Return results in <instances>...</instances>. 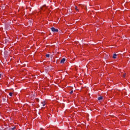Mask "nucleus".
Masks as SVG:
<instances>
[{"label":"nucleus","mask_w":130,"mask_h":130,"mask_svg":"<svg viewBox=\"0 0 130 130\" xmlns=\"http://www.w3.org/2000/svg\"><path fill=\"white\" fill-rule=\"evenodd\" d=\"M0 78H1V74H0Z\"/></svg>","instance_id":"nucleus-13"},{"label":"nucleus","mask_w":130,"mask_h":130,"mask_svg":"<svg viewBox=\"0 0 130 130\" xmlns=\"http://www.w3.org/2000/svg\"><path fill=\"white\" fill-rule=\"evenodd\" d=\"M75 9L76 10V11H77L78 12H79V9H78V7L77 6H75Z\"/></svg>","instance_id":"nucleus-6"},{"label":"nucleus","mask_w":130,"mask_h":130,"mask_svg":"<svg viewBox=\"0 0 130 130\" xmlns=\"http://www.w3.org/2000/svg\"><path fill=\"white\" fill-rule=\"evenodd\" d=\"M45 105H46L45 102H44L40 104V106H41L42 108H43V107H44Z\"/></svg>","instance_id":"nucleus-2"},{"label":"nucleus","mask_w":130,"mask_h":130,"mask_svg":"<svg viewBox=\"0 0 130 130\" xmlns=\"http://www.w3.org/2000/svg\"><path fill=\"white\" fill-rule=\"evenodd\" d=\"M46 57H49V56H50L49 54H47L46 55Z\"/></svg>","instance_id":"nucleus-8"},{"label":"nucleus","mask_w":130,"mask_h":130,"mask_svg":"<svg viewBox=\"0 0 130 130\" xmlns=\"http://www.w3.org/2000/svg\"><path fill=\"white\" fill-rule=\"evenodd\" d=\"M126 74L125 73V74H124L123 75H122V77H123V78H125V75H126Z\"/></svg>","instance_id":"nucleus-11"},{"label":"nucleus","mask_w":130,"mask_h":130,"mask_svg":"<svg viewBox=\"0 0 130 130\" xmlns=\"http://www.w3.org/2000/svg\"><path fill=\"white\" fill-rule=\"evenodd\" d=\"M15 128H16V127L10 128L9 129V130H15Z\"/></svg>","instance_id":"nucleus-7"},{"label":"nucleus","mask_w":130,"mask_h":130,"mask_svg":"<svg viewBox=\"0 0 130 130\" xmlns=\"http://www.w3.org/2000/svg\"><path fill=\"white\" fill-rule=\"evenodd\" d=\"M68 12H70V13H72V9H69V10H68Z\"/></svg>","instance_id":"nucleus-9"},{"label":"nucleus","mask_w":130,"mask_h":130,"mask_svg":"<svg viewBox=\"0 0 130 130\" xmlns=\"http://www.w3.org/2000/svg\"><path fill=\"white\" fill-rule=\"evenodd\" d=\"M51 31H52V32H58V29H55V28L54 27H52L51 28Z\"/></svg>","instance_id":"nucleus-1"},{"label":"nucleus","mask_w":130,"mask_h":130,"mask_svg":"<svg viewBox=\"0 0 130 130\" xmlns=\"http://www.w3.org/2000/svg\"><path fill=\"white\" fill-rule=\"evenodd\" d=\"M73 93H74V91L73 90L71 91L70 92V94H73Z\"/></svg>","instance_id":"nucleus-12"},{"label":"nucleus","mask_w":130,"mask_h":130,"mask_svg":"<svg viewBox=\"0 0 130 130\" xmlns=\"http://www.w3.org/2000/svg\"><path fill=\"white\" fill-rule=\"evenodd\" d=\"M64 61H66V58H63L61 60L60 63H64Z\"/></svg>","instance_id":"nucleus-3"},{"label":"nucleus","mask_w":130,"mask_h":130,"mask_svg":"<svg viewBox=\"0 0 130 130\" xmlns=\"http://www.w3.org/2000/svg\"><path fill=\"white\" fill-rule=\"evenodd\" d=\"M103 99V97L102 96H100L98 98V100H102Z\"/></svg>","instance_id":"nucleus-5"},{"label":"nucleus","mask_w":130,"mask_h":130,"mask_svg":"<svg viewBox=\"0 0 130 130\" xmlns=\"http://www.w3.org/2000/svg\"><path fill=\"white\" fill-rule=\"evenodd\" d=\"M117 56V54L114 53L113 55V58H116V57Z\"/></svg>","instance_id":"nucleus-4"},{"label":"nucleus","mask_w":130,"mask_h":130,"mask_svg":"<svg viewBox=\"0 0 130 130\" xmlns=\"http://www.w3.org/2000/svg\"><path fill=\"white\" fill-rule=\"evenodd\" d=\"M9 95H10L11 96H13V93L10 92L9 93Z\"/></svg>","instance_id":"nucleus-10"}]
</instances>
